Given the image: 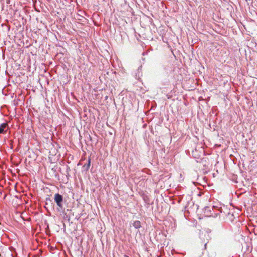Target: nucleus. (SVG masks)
Instances as JSON below:
<instances>
[{"mask_svg":"<svg viewBox=\"0 0 257 257\" xmlns=\"http://www.w3.org/2000/svg\"><path fill=\"white\" fill-rule=\"evenodd\" d=\"M54 201L56 202L57 205L59 207H60L61 208H62V207H63L62 203L63 202V198L61 195H60L59 193H56L54 195Z\"/></svg>","mask_w":257,"mask_h":257,"instance_id":"f257e3e1","label":"nucleus"},{"mask_svg":"<svg viewBox=\"0 0 257 257\" xmlns=\"http://www.w3.org/2000/svg\"><path fill=\"white\" fill-rule=\"evenodd\" d=\"M90 163H91V159L89 158L88 160V163L86 165H84L83 166V168L85 169L86 171L88 170V169L90 168Z\"/></svg>","mask_w":257,"mask_h":257,"instance_id":"20e7f679","label":"nucleus"},{"mask_svg":"<svg viewBox=\"0 0 257 257\" xmlns=\"http://www.w3.org/2000/svg\"><path fill=\"white\" fill-rule=\"evenodd\" d=\"M125 257H128V256H127V255H125Z\"/></svg>","mask_w":257,"mask_h":257,"instance_id":"39448f33","label":"nucleus"},{"mask_svg":"<svg viewBox=\"0 0 257 257\" xmlns=\"http://www.w3.org/2000/svg\"><path fill=\"white\" fill-rule=\"evenodd\" d=\"M8 126L7 123H3L0 125V134H5L6 133V128Z\"/></svg>","mask_w":257,"mask_h":257,"instance_id":"f03ea898","label":"nucleus"},{"mask_svg":"<svg viewBox=\"0 0 257 257\" xmlns=\"http://www.w3.org/2000/svg\"><path fill=\"white\" fill-rule=\"evenodd\" d=\"M133 226L135 228L139 229L141 227V222L139 220H136L134 221V223H133Z\"/></svg>","mask_w":257,"mask_h":257,"instance_id":"7ed1b4c3","label":"nucleus"}]
</instances>
